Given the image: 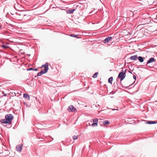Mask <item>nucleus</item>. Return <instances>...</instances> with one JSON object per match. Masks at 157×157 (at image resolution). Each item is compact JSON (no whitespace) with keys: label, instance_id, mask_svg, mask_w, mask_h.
<instances>
[{"label":"nucleus","instance_id":"f257e3e1","mask_svg":"<svg viewBox=\"0 0 157 157\" xmlns=\"http://www.w3.org/2000/svg\"><path fill=\"white\" fill-rule=\"evenodd\" d=\"M13 117L11 114H7L5 116L6 119H2L1 121L2 123L10 124L11 123L13 119Z\"/></svg>","mask_w":157,"mask_h":157},{"label":"nucleus","instance_id":"f03ea898","mask_svg":"<svg viewBox=\"0 0 157 157\" xmlns=\"http://www.w3.org/2000/svg\"><path fill=\"white\" fill-rule=\"evenodd\" d=\"M44 67V71H41L40 72L38 73L37 74V76H40L41 75L44 74V73H46L48 71V63H46L45 64L43 65L41 68Z\"/></svg>","mask_w":157,"mask_h":157},{"label":"nucleus","instance_id":"7ed1b4c3","mask_svg":"<svg viewBox=\"0 0 157 157\" xmlns=\"http://www.w3.org/2000/svg\"><path fill=\"white\" fill-rule=\"evenodd\" d=\"M125 73L123 71H122L119 73L118 77V78H120V80L121 81L125 78Z\"/></svg>","mask_w":157,"mask_h":157},{"label":"nucleus","instance_id":"20e7f679","mask_svg":"<svg viewBox=\"0 0 157 157\" xmlns=\"http://www.w3.org/2000/svg\"><path fill=\"white\" fill-rule=\"evenodd\" d=\"M98 119L97 118L94 119H93V123L92 124L90 125V123H89V125L90 126L91 125L93 127H97L98 126Z\"/></svg>","mask_w":157,"mask_h":157},{"label":"nucleus","instance_id":"39448f33","mask_svg":"<svg viewBox=\"0 0 157 157\" xmlns=\"http://www.w3.org/2000/svg\"><path fill=\"white\" fill-rule=\"evenodd\" d=\"M17 15H18V17L19 18L21 19L26 15L24 12H20L17 13Z\"/></svg>","mask_w":157,"mask_h":157},{"label":"nucleus","instance_id":"423d86ee","mask_svg":"<svg viewBox=\"0 0 157 157\" xmlns=\"http://www.w3.org/2000/svg\"><path fill=\"white\" fill-rule=\"evenodd\" d=\"M68 110L69 112H76L77 111V110L73 106L71 105L69 107L68 109Z\"/></svg>","mask_w":157,"mask_h":157},{"label":"nucleus","instance_id":"0eeeda50","mask_svg":"<svg viewBox=\"0 0 157 157\" xmlns=\"http://www.w3.org/2000/svg\"><path fill=\"white\" fill-rule=\"evenodd\" d=\"M137 55H134L133 56H131L130 57V59L133 60H136L137 59Z\"/></svg>","mask_w":157,"mask_h":157},{"label":"nucleus","instance_id":"6e6552de","mask_svg":"<svg viewBox=\"0 0 157 157\" xmlns=\"http://www.w3.org/2000/svg\"><path fill=\"white\" fill-rule=\"evenodd\" d=\"M23 97L24 98H25L27 100H30V98L29 95L28 94H24Z\"/></svg>","mask_w":157,"mask_h":157},{"label":"nucleus","instance_id":"1a4fd4ad","mask_svg":"<svg viewBox=\"0 0 157 157\" xmlns=\"http://www.w3.org/2000/svg\"><path fill=\"white\" fill-rule=\"evenodd\" d=\"M155 61V59L154 58H151L149 59L147 61V64H148L149 63L153 62Z\"/></svg>","mask_w":157,"mask_h":157},{"label":"nucleus","instance_id":"9d476101","mask_svg":"<svg viewBox=\"0 0 157 157\" xmlns=\"http://www.w3.org/2000/svg\"><path fill=\"white\" fill-rule=\"evenodd\" d=\"M112 38V37L109 36L108 37H107L106 39L104 40L105 42L106 43H107L109 42V41Z\"/></svg>","mask_w":157,"mask_h":157},{"label":"nucleus","instance_id":"9b49d317","mask_svg":"<svg viewBox=\"0 0 157 157\" xmlns=\"http://www.w3.org/2000/svg\"><path fill=\"white\" fill-rule=\"evenodd\" d=\"M157 123V122L155 121H147L146 123V124H155Z\"/></svg>","mask_w":157,"mask_h":157},{"label":"nucleus","instance_id":"f8f14e48","mask_svg":"<svg viewBox=\"0 0 157 157\" xmlns=\"http://www.w3.org/2000/svg\"><path fill=\"white\" fill-rule=\"evenodd\" d=\"M16 149L17 151L20 152L22 150L21 146L18 145L16 147Z\"/></svg>","mask_w":157,"mask_h":157},{"label":"nucleus","instance_id":"ddd939ff","mask_svg":"<svg viewBox=\"0 0 157 157\" xmlns=\"http://www.w3.org/2000/svg\"><path fill=\"white\" fill-rule=\"evenodd\" d=\"M75 10L73 9L72 10H68L67 11V13L71 14Z\"/></svg>","mask_w":157,"mask_h":157},{"label":"nucleus","instance_id":"4468645a","mask_svg":"<svg viewBox=\"0 0 157 157\" xmlns=\"http://www.w3.org/2000/svg\"><path fill=\"white\" fill-rule=\"evenodd\" d=\"M138 59L139 61L141 63L143 62L144 60L143 58L141 56H139Z\"/></svg>","mask_w":157,"mask_h":157},{"label":"nucleus","instance_id":"2eb2a0df","mask_svg":"<svg viewBox=\"0 0 157 157\" xmlns=\"http://www.w3.org/2000/svg\"><path fill=\"white\" fill-rule=\"evenodd\" d=\"M113 80V77H111L108 79V82L111 84L112 83V82Z\"/></svg>","mask_w":157,"mask_h":157},{"label":"nucleus","instance_id":"dca6fc26","mask_svg":"<svg viewBox=\"0 0 157 157\" xmlns=\"http://www.w3.org/2000/svg\"><path fill=\"white\" fill-rule=\"evenodd\" d=\"M109 124V122L108 121H105L103 122V124L104 125Z\"/></svg>","mask_w":157,"mask_h":157},{"label":"nucleus","instance_id":"f3484780","mask_svg":"<svg viewBox=\"0 0 157 157\" xmlns=\"http://www.w3.org/2000/svg\"><path fill=\"white\" fill-rule=\"evenodd\" d=\"M98 72H96L95 73L93 76V78H96L97 76V75H98Z\"/></svg>","mask_w":157,"mask_h":157},{"label":"nucleus","instance_id":"a211bd4d","mask_svg":"<svg viewBox=\"0 0 157 157\" xmlns=\"http://www.w3.org/2000/svg\"><path fill=\"white\" fill-rule=\"evenodd\" d=\"M78 138V136H75L73 137V140H76Z\"/></svg>","mask_w":157,"mask_h":157},{"label":"nucleus","instance_id":"6ab92c4d","mask_svg":"<svg viewBox=\"0 0 157 157\" xmlns=\"http://www.w3.org/2000/svg\"><path fill=\"white\" fill-rule=\"evenodd\" d=\"M70 36H71L74 37H76V35H74L73 34H71L70 35Z\"/></svg>","mask_w":157,"mask_h":157},{"label":"nucleus","instance_id":"aec40b11","mask_svg":"<svg viewBox=\"0 0 157 157\" xmlns=\"http://www.w3.org/2000/svg\"><path fill=\"white\" fill-rule=\"evenodd\" d=\"M2 47L4 48H7V46H6V45H2Z\"/></svg>","mask_w":157,"mask_h":157},{"label":"nucleus","instance_id":"412c9836","mask_svg":"<svg viewBox=\"0 0 157 157\" xmlns=\"http://www.w3.org/2000/svg\"><path fill=\"white\" fill-rule=\"evenodd\" d=\"M133 78H134V79L136 80V76L135 75H133Z\"/></svg>","mask_w":157,"mask_h":157},{"label":"nucleus","instance_id":"4be33fe9","mask_svg":"<svg viewBox=\"0 0 157 157\" xmlns=\"http://www.w3.org/2000/svg\"><path fill=\"white\" fill-rule=\"evenodd\" d=\"M3 94H4V96H6V94L4 92H3Z\"/></svg>","mask_w":157,"mask_h":157},{"label":"nucleus","instance_id":"5701e85b","mask_svg":"<svg viewBox=\"0 0 157 157\" xmlns=\"http://www.w3.org/2000/svg\"><path fill=\"white\" fill-rule=\"evenodd\" d=\"M33 70H35V71H37V69H33Z\"/></svg>","mask_w":157,"mask_h":157},{"label":"nucleus","instance_id":"b1692460","mask_svg":"<svg viewBox=\"0 0 157 157\" xmlns=\"http://www.w3.org/2000/svg\"><path fill=\"white\" fill-rule=\"evenodd\" d=\"M30 70H33V69L32 68H30Z\"/></svg>","mask_w":157,"mask_h":157},{"label":"nucleus","instance_id":"393cba45","mask_svg":"<svg viewBox=\"0 0 157 157\" xmlns=\"http://www.w3.org/2000/svg\"><path fill=\"white\" fill-rule=\"evenodd\" d=\"M90 122H91V123H92V121H90Z\"/></svg>","mask_w":157,"mask_h":157}]
</instances>
